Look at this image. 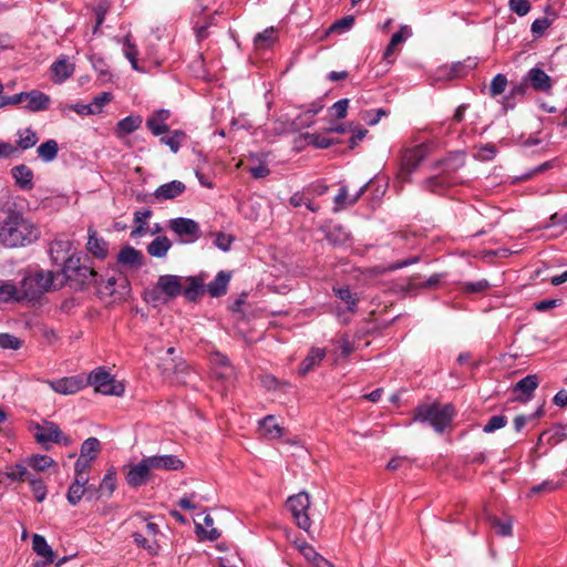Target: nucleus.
<instances>
[{"mask_svg":"<svg viewBox=\"0 0 567 567\" xmlns=\"http://www.w3.org/2000/svg\"><path fill=\"white\" fill-rule=\"evenodd\" d=\"M32 548L39 556L43 557L47 563H53L54 553L43 536L39 534L33 535Z\"/></svg>","mask_w":567,"mask_h":567,"instance_id":"nucleus-34","label":"nucleus"},{"mask_svg":"<svg viewBox=\"0 0 567 567\" xmlns=\"http://www.w3.org/2000/svg\"><path fill=\"white\" fill-rule=\"evenodd\" d=\"M432 152L431 144H420L404 151L401 157V166L398 178L403 183L410 182V175L417 168L420 163Z\"/></svg>","mask_w":567,"mask_h":567,"instance_id":"nucleus-6","label":"nucleus"},{"mask_svg":"<svg viewBox=\"0 0 567 567\" xmlns=\"http://www.w3.org/2000/svg\"><path fill=\"white\" fill-rule=\"evenodd\" d=\"M287 507L290 511L296 524L299 528L309 532L311 519L308 511L310 508V496L306 492H300L287 499Z\"/></svg>","mask_w":567,"mask_h":567,"instance_id":"nucleus-8","label":"nucleus"},{"mask_svg":"<svg viewBox=\"0 0 567 567\" xmlns=\"http://www.w3.org/2000/svg\"><path fill=\"white\" fill-rule=\"evenodd\" d=\"M506 85H507L506 76L503 74H497L492 80V83L489 86L491 94L493 96H497V95L502 94L505 91Z\"/></svg>","mask_w":567,"mask_h":567,"instance_id":"nucleus-60","label":"nucleus"},{"mask_svg":"<svg viewBox=\"0 0 567 567\" xmlns=\"http://www.w3.org/2000/svg\"><path fill=\"white\" fill-rule=\"evenodd\" d=\"M132 537L134 539V543L138 547L145 549L148 554H151L153 556L158 554L159 546H158L156 539H152L151 537H148L140 532L133 533Z\"/></svg>","mask_w":567,"mask_h":567,"instance_id":"nucleus-37","label":"nucleus"},{"mask_svg":"<svg viewBox=\"0 0 567 567\" xmlns=\"http://www.w3.org/2000/svg\"><path fill=\"white\" fill-rule=\"evenodd\" d=\"M152 216L151 209L137 210L134 214V223L136 227L132 230L131 236H142L147 230V219Z\"/></svg>","mask_w":567,"mask_h":567,"instance_id":"nucleus-38","label":"nucleus"},{"mask_svg":"<svg viewBox=\"0 0 567 567\" xmlns=\"http://www.w3.org/2000/svg\"><path fill=\"white\" fill-rule=\"evenodd\" d=\"M157 292L164 293L168 299L176 298L181 293L189 301H195L205 292L204 278L199 277H179L175 275H163L158 277L155 289L153 290V299L159 300Z\"/></svg>","mask_w":567,"mask_h":567,"instance_id":"nucleus-2","label":"nucleus"},{"mask_svg":"<svg viewBox=\"0 0 567 567\" xmlns=\"http://www.w3.org/2000/svg\"><path fill=\"white\" fill-rule=\"evenodd\" d=\"M24 299L21 293V287L18 289L12 284H3L0 286V301L1 302H8L11 300L20 301Z\"/></svg>","mask_w":567,"mask_h":567,"instance_id":"nucleus-43","label":"nucleus"},{"mask_svg":"<svg viewBox=\"0 0 567 567\" xmlns=\"http://www.w3.org/2000/svg\"><path fill=\"white\" fill-rule=\"evenodd\" d=\"M124 54L130 60L133 69L140 70L137 65L138 51L136 47L131 42L130 35H126L124 40Z\"/></svg>","mask_w":567,"mask_h":567,"instance_id":"nucleus-58","label":"nucleus"},{"mask_svg":"<svg viewBox=\"0 0 567 567\" xmlns=\"http://www.w3.org/2000/svg\"><path fill=\"white\" fill-rule=\"evenodd\" d=\"M38 142V136L31 128H25L19 132L18 146L21 150H28L33 147Z\"/></svg>","mask_w":567,"mask_h":567,"instance_id":"nucleus-50","label":"nucleus"},{"mask_svg":"<svg viewBox=\"0 0 567 567\" xmlns=\"http://www.w3.org/2000/svg\"><path fill=\"white\" fill-rule=\"evenodd\" d=\"M115 284H116V279L114 277L103 279L102 276H99L97 284H93V285L97 287V290L100 293L112 296L114 293Z\"/></svg>","mask_w":567,"mask_h":567,"instance_id":"nucleus-57","label":"nucleus"},{"mask_svg":"<svg viewBox=\"0 0 567 567\" xmlns=\"http://www.w3.org/2000/svg\"><path fill=\"white\" fill-rule=\"evenodd\" d=\"M32 475L23 464H13L7 466L6 471L0 473V482L8 478L10 482H23L29 481Z\"/></svg>","mask_w":567,"mask_h":567,"instance_id":"nucleus-24","label":"nucleus"},{"mask_svg":"<svg viewBox=\"0 0 567 567\" xmlns=\"http://www.w3.org/2000/svg\"><path fill=\"white\" fill-rule=\"evenodd\" d=\"M423 185L424 188L427 189L429 192L437 193L444 189L445 187L451 186L452 182L449 181V177L441 173L440 175L426 178Z\"/></svg>","mask_w":567,"mask_h":567,"instance_id":"nucleus-39","label":"nucleus"},{"mask_svg":"<svg viewBox=\"0 0 567 567\" xmlns=\"http://www.w3.org/2000/svg\"><path fill=\"white\" fill-rule=\"evenodd\" d=\"M289 203L293 207H300L305 205L309 210L317 213L320 207L318 205H313L312 200L307 197L303 193L297 192L295 193L290 199Z\"/></svg>","mask_w":567,"mask_h":567,"instance_id":"nucleus-52","label":"nucleus"},{"mask_svg":"<svg viewBox=\"0 0 567 567\" xmlns=\"http://www.w3.org/2000/svg\"><path fill=\"white\" fill-rule=\"evenodd\" d=\"M261 383L264 388H266L269 391H282L285 392L287 388L290 386V384L286 381H280L276 377L271 374H266L261 377Z\"/></svg>","mask_w":567,"mask_h":567,"instance_id":"nucleus-51","label":"nucleus"},{"mask_svg":"<svg viewBox=\"0 0 567 567\" xmlns=\"http://www.w3.org/2000/svg\"><path fill=\"white\" fill-rule=\"evenodd\" d=\"M367 187H368V184L363 185L357 194H354L353 196H350L349 195V192H348V188L346 186H342L340 189H339V194L334 197V204H336V207H334V212L338 213L349 206H352L354 205L359 198L364 194V192L367 190Z\"/></svg>","mask_w":567,"mask_h":567,"instance_id":"nucleus-21","label":"nucleus"},{"mask_svg":"<svg viewBox=\"0 0 567 567\" xmlns=\"http://www.w3.org/2000/svg\"><path fill=\"white\" fill-rule=\"evenodd\" d=\"M509 9L523 17L529 12L530 3L527 0H509Z\"/></svg>","mask_w":567,"mask_h":567,"instance_id":"nucleus-62","label":"nucleus"},{"mask_svg":"<svg viewBox=\"0 0 567 567\" xmlns=\"http://www.w3.org/2000/svg\"><path fill=\"white\" fill-rule=\"evenodd\" d=\"M28 482L30 484V487L34 495V498L39 503L43 502L45 499L47 493H48L44 482L42 480L35 478L33 476H31Z\"/></svg>","mask_w":567,"mask_h":567,"instance_id":"nucleus-53","label":"nucleus"},{"mask_svg":"<svg viewBox=\"0 0 567 567\" xmlns=\"http://www.w3.org/2000/svg\"><path fill=\"white\" fill-rule=\"evenodd\" d=\"M186 189V186L181 181H172L163 184L154 192V197L158 200L174 199L182 195Z\"/></svg>","mask_w":567,"mask_h":567,"instance_id":"nucleus-19","label":"nucleus"},{"mask_svg":"<svg viewBox=\"0 0 567 567\" xmlns=\"http://www.w3.org/2000/svg\"><path fill=\"white\" fill-rule=\"evenodd\" d=\"M23 102H27L25 109L30 112L45 111L50 106V96L41 91L32 90L23 92Z\"/></svg>","mask_w":567,"mask_h":567,"instance_id":"nucleus-17","label":"nucleus"},{"mask_svg":"<svg viewBox=\"0 0 567 567\" xmlns=\"http://www.w3.org/2000/svg\"><path fill=\"white\" fill-rule=\"evenodd\" d=\"M25 464L34 471L43 472L49 467L55 465L54 460L48 455H31L24 460Z\"/></svg>","mask_w":567,"mask_h":567,"instance_id":"nucleus-36","label":"nucleus"},{"mask_svg":"<svg viewBox=\"0 0 567 567\" xmlns=\"http://www.w3.org/2000/svg\"><path fill=\"white\" fill-rule=\"evenodd\" d=\"M221 11L216 10L213 14L199 18L196 20L194 24V31L198 39V41H203L206 38H208L209 32L208 29L212 25H216V16L219 14Z\"/></svg>","mask_w":567,"mask_h":567,"instance_id":"nucleus-30","label":"nucleus"},{"mask_svg":"<svg viewBox=\"0 0 567 567\" xmlns=\"http://www.w3.org/2000/svg\"><path fill=\"white\" fill-rule=\"evenodd\" d=\"M411 35V29L408 25H402L400 31L395 32L384 51V59H389L394 54L396 47L404 42Z\"/></svg>","mask_w":567,"mask_h":567,"instance_id":"nucleus-35","label":"nucleus"},{"mask_svg":"<svg viewBox=\"0 0 567 567\" xmlns=\"http://www.w3.org/2000/svg\"><path fill=\"white\" fill-rule=\"evenodd\" d=\"M63 284L66 280L76 281L80 285L97 284L99 274L90 265L81 264L79 257H69L60 272Z\"/></svg>","mask_w":567,"mask_h":567,"instance_id":"nucleus-5","label":"nucleus"},{"mask_svg":"<svg viewBox=\"0 0 567 567\" xmlns=\"http://www.w3.org/2000/svg\"><path fill=\"white\" fill-rule=\"evenodd\" d=\"M489 288V282L485 279L476 282H467L464 285V290L470 293L483 292Z\"/></svg>","mask_w":567,"mask_h":567,"instance_id":"nucleus-64","label":"nucleus"},{"mask_svg":"<svg viewBox=\"0 0 567 567\" xmlns=\"http://www.w3.org/2000/svg\"><path fill=\"white\" fill-rule=\"evenodd\" d=\"M539 382L536 374H528L519 380L515 385V391L526 394L527 398L537 389Z\"/></svg>","mask_w":567,"mask_h":567,"instance_id":"nucleus-42","label":"nucleus"},{"mask_svg":"<svg viewBox=\"0 0 567 567\" xmlns=\"http://www.w3.org/2000/svg\"><path fill=\"white\" fill-rule=\"evenodd\" d=\"M209 360L214 378L229 383L235 379V370L227 357L219 352H214L210 354Z\"/></svg>","mask_w":567,"mask_h":567,"instance_id":"nucleus-11","label":"nucleus"},{"mask_svg":"<svg viewBox=\"0 0 567 567\" xmlns=\"http://www.w3.org/2000/svg\"><path fill=\"white\" fill-rule=\"evenodd\" d=\"M11 175L16 184L24 190L33 188V172L24 164L12 167Z\"/></svg>","mask_w":567,"mask_h":567,"instance_id":"nucleus-22","label":"nucleus"},{"mask_svg":"<svg viewBox=\"0 0 567 567\" xmlns=\"http://www.w3.org/2000/svg\"><path fill=\"white\" fill-rule=\"evenodd\" d=\"M334 293L348 305V309L350 311H355V307L358 305V297L355 293H352L348 287L333 288Z\"/></svg>","mask_w":567,"mask_h":567,"instance_id":"nucleus-48","label":"nucleus"},{"mask_svg":"<svg viewBox=\"0 0 567 567\" xmlns=\"http://www.w3.org/2000/svg\"><path fill=\"white\" fill-rule=\"evenodd\" d=\"M51 70L54 75V81L61 83L73 74L75 66L73 63H70L66 58H61L52 64Z\"/></svg>","mask_w":567,"mask_h":567,"instance_id":"nucleus-27","label":"nucleus"},{"mask_svg":"<svg viewBox=\"0 0 567 567\" xmlns=\"http://www.w3.org/2000/svg\"><path fill=\"white\" fill-rule=\"evenodd\" d=\"M73 249L72 240L65 238L64 236L56 237L50 245V255L52 260L55 264L63 262L65 265V260L69 257H73L71 251Z\"/></svg>","mask_w":567,"mask_h":567,"instance_id":"nucleus-13","label":"nucleus"},{"mask_svg":"<svg viewBox=\"0 0 567 567\" xmlns=\"http://www.w3.org/2000/svg\"><path fill=\"white\" fill-rule=\"evenodd\" d=\"M543 414H544V408L539 406L534 413L515 415L513 423H514V425H517V426L525 425L526 423L535 422Z\"/></svg>","mask_w":567,"mask_h":567,"instance_id":"nucleus-56","label":"nucleus"},{"mask_svg":"<svg viewBox=\"0 0 567 567\" xmlns=\"http://www.w3.org/2000/svg\"><path fill=\"white\" fill-rule=\"evenodd\" d=\"M85 495H86L87 501H91L94 498L92 485H90L89 487H84L82 485L72 483L69 486V489L66 493V499H68L69 504H71L72 506H75L81 502L82 497Z\"/></svg>","mask_w":567,"mask_h":567,"instance_id":"nucleus-25","label":"nucleus"},{"mask_svg":"<svg viewBox=\"0 0 567 567\" xmlns=\"http://www.w3.org/2000/svg\"><path fill=\"white\" fill-rule=\"evenodd\" d=\"M527 80L536 91L548 92L551 89V80L542 69H530L527 74Z\"/></svg>","mask_w":567,"mask_h":567,"instance_id":"nucleus-23","label":"nucleus"},{"mask_svg":"<svg viewBox=\"0 0 567 567\" xmlns=\"http://www.w3.org/2000/svg\"><path fill=\"white\" fill-rule=\"evenodd\" d=\"M50 386L56 393L69 395L82 390L85 386V382L80 377H70L51 381Z\"/></svg>","mask_w":567,"mask_h":567,"instance_id":"nucleus-15","label":"nucleus"},{"mask_svg":"<svg viewBox=\"0 0 567 567\" xmlns=\"http://www.w3.org/2000/svg\"><path fill=\"white\" fill-rule=\"evenodd\" d=\"M230 274L225 271H219L216 278L209 282L206 287L207 292L212 297H220L227 292V287L230 280Z\"/></svg>","mask_w":567,"mask_h":567,"instance_id":"nucleus-26","label":"nucleus"},{"mask_svg":"<svg viewBox=\"0 0 567 567\" xmlns=\"http://www.w3.org/2000/svg\"><path fill=\"white\" fill-rule=\"evenodd\" d=\"M86 384L94 388V391L104 395L120 396L124 393V385L117 382L104 368H97L92 371Z\"/></svg>","mask_w":567,"mask_h":567,"instance_id":"nucleus-7","label":"nucleus"},{"mask_svg":"<svg viewBox=\"0 0 567 567\" xmlns=\"http://www.w3.org/2000/svg\"><path fill=\"white\" fill-rule=\"evenodd\" d=\"M100 451V442L95 437L86 439L81 446V457H87L94 461Z\"/></svg>","mask_w":567,"mask_h":567,"instance_id":"nucleus-47","label":"nucleus"},{"mask_svg":"<svg viewBox=\"0 0 567 567\" xmlns=\"http://www.w3.org/2000/svg\"><path fill=\"white\" fill-rule=\"evenodd\" d=\"M117 262L125 267L137 269L143 266L144 257L140 250L132 246H126L118 252Z\"/></svg>","mask_w":567,"mask_h":567,"instance_id":"nucleus-18","label":"nucleus"},{"mask_svg":"<svg viewBox=\"0 0 567 567\" xmlns=\"http://www.w3.org/2000/svg\"><path fill=\"white\" fill-rule=\"evenodd\" d=\"M58 151L59 146L54 140H49L42 143L37 150L39 156L45 162L53 161L58 155Z\"/></svg>","mask_w":567,"mask_h":567,"instance_id":"nucleus-44","label":"nucleus"},{"mask_svg":"<svg viewBox=\"0 0 567 567\" xmlns=\"http://www.w3.org/2000/svg\"><path fill=\"white\" fill-rule=\"evenodd\" d=\"M564 430L565 427H547L539 434L538 444L553 446L564 441L566 437Z\"/></svg>","mask_w":567,"mask_h":567,"instance_id":"nucleus-31","label":"nucleus"},{"mask_svg":"<svg viewBox=\"0 0 567 567\" xmlns=\"http://www.w3.org/2000/svg\"><path fill=\"white\" fill-rule=\"evenodd\" d=\"M488 523L496 534L499 536H511L513 523L511 519L502 520L496 516H488Z\"/></svg>","mask_w":567,"mask_h":567,"instance_id":"nucleus-46","label":"nucleus"},{"mask_svg":"<svg viewBox=\"0 0 567 567\" xmlns=\"http://www.w3.org/2000/svg\"><path fill=\"white\" fill-rule=\"evenodd\" d=\"M172 243L166 236H157L147 246V252L152 257L163 258L171 249Z\"/></svg>","mask_w":567,"mask_h":567,"instance_id":"nucleus-32","label":"nucleus"},{"mask_svg":"<svg viewBox=\"0 0 567 567\" xmlns=\"http://www.w3.org/2000/svg\"><path fill=\"white\" fill-rule=\"evenodd\" d=\"M455 414V408L450 403H424L415 409L414 421L431 425H447L453 422Z\"/></svg>","mask_w":567,"mask_h":567,"instance_id":"nucleus-4","label":"nucleus"},{"mask_svg":"<svg viewBox=\"0 0 567 567\" xmlns=\"http://www.w3.org/2000/svg\"><path fill=\"white\" fill-rule=\"evenodd\" d=\"M113 99V95L110 92H102L101 94L96 95L92 103L84 105L86 109V114H96L102 111V107L111 102Z\"/></svg>","mask_w":567,"mask_h":567,"instance_id":"nucleus-45","label":"nucleus"},{"mask_svg":"<svg viewBox=\"0 0 567 567\" xmlns=\"http://www.w3.org/2000/svg\"><path fill=\"white\" fill-rule=\"evenodd\" d=\"M465 164V153L464 152H454L449 154L446 157H444L441 161H437L433 167L439 168L442 167V174H444L446 177L450 176V174L457 172L461 167H463Z\"/></svg>","mask_w":567,"mask_h":567,"instance_id":"nucleus-16","label":"nucleus"},{"mask_svg":"<svg viewBox=\"0 0 567 567\" xmlns=\"http://www.w3.org/2000/svg\"><path fill=\"white\" fill-rule=\"evenodd\" d=\"M354 24V17L353 16H346L336 22H333L329 29L327 30V34L331 32H343L346 30H349Z\"/></svg>","mask_w":567,"mask_h":567,"instance_id":"nucleus-55","label":"nucleus"},{"mask_svg":"<svg viewBox=\"0 0 567 567\" xmlns=\"http://www.w3.org/2000/svg\"><path fill=\"white\" fill-rule=\"evenodd\" d=\"M115 489V476L113 473H107L97 489L93 488L94 497L97 493L111 496Z\"/></svg>","mask_w":567,"mask_h":567,"instance_id":"nucleus-54","label":"nucleus"},{"mask_svg":"<svg viewBox=\"0 0 567 567\" xmlns=\"http://www.w3.org/2000/svg\"><path fill=\"white\" fill-rule=\"evenodd\" d=\"M169 115L168 110H157L146 120V126L155 136L167 133L169 127L165 124V121L168 120Z\"/></svg>","mask_w":567,"mask_h":567,"instance_id":"nucleus-20","label":"nucleus"},{"mask_svg":"<svg viewBox=\"0 0 567 567\" xmlns=\"http://www.w3.org/2000/svg\"><path fill=\"white\" fill-rule=\"evenodd\" d=\"M326 351L321 348H313L306 357V359L301 362L299 368V373L301 375L307 374L310 370H312L317 364L321 362L324 358Z\"/></svg>","mask_w":567,"mask_h":567,"instance_id":"nucleus-33","label":"nucleus"},{"mask_svg":"<svg viewBox=\"0 0 567 567\" xmlns=\"http://www.w3.org/2000/svg\"><path fill=\"white\" fill-rule=\"evenodd\" d=\"M204 525L205 527L199 524L196 525L198 535H203L208 540H216L220 537V533L213 526L214 519L210 515L204 517Z\"/></svg>","mask_w":567,"mask_h":567,"instance_id":"nucleus-40","label":"nucleus"},{"mask_svg":"<svg viewBox=\"0 0 567 567\" xmlns=\"http://www.w3.org/2000/svg\"><path fill=\"white\" fill-rule=\"evenodd\" d=\"M152 467L147 457L128 467L126 473V482L132 487H138L146 484L152 477Z\"/></svg>","mask_w":567,"mask_h":567,"instance_id":"nucleus-10","label":"nucleus"},{"mask_svg":"<svg viewBox=\"0 0 567 567\" xmlns=\"http://www.w3.org/2000/svg\"><path fill=\"white\" fill-rule=\"evenodd\" d=\"M168 228L181 239L184 244L195 243L202 235L199 225L189 218L177 217L168 223Z\"/></svg>","mask_w":567,"mask_h":567,"instance_id":"nucleus-9","label":"nucleus"},{"mask_svg":"<svg viewBox=\"0 0 567 567\" xmlns=\"http://www.w3.org/2000/svg\"><path fill=\"white\" fill-rule=\"evenodd\" d=\"M183 138H185V133L182 131H175L172 136L162 137L161 142L167 145L172 152L177 153Z\"/></svg>","mask_w":567,"mask_h":567,"instance_id":"nucleus-59","label":"nucleus"},{"mask_svg":"<svg viewBox=\"0 0 567 567\" xmlns=\"http://www.w3.org/2000/svg\"><path fill=\"white\" fill-rule=\"evenodd\" d=\"M87 250L97 258H105L107 255V243L99 238L95 230L89 228Z\"/></svg>","mask_w":567,"mask_h":567,"instance_id":"nucleus-28","label":"nucleus"},{"mask_svg":"<svg viewBox=\"0 0 567 567\" xmlns=\"http://www.w3.org/2000/svg\"><path fill=\"white\" fill-rule=\"evenodd\" d=\"M297 548L303 555V557L312 563L316 567H332V565L326 558L318 554L315 548L306 542L297 544Z\"/></svg>","mask_w":567,"mask_h":567,"instance_id":"nucleus-29","label":"nucleus"},{"mask_svg":"<svg viewBox=\"0 0 567 567\" xmlns=\"http://www.w3.org/2000/svg\"><path fill=\"white\" fill-rule=\"evenodd\" d=\"M147 460L153 472L179 471L184 467L183 461L172 454L148 456Z\"/></svg>","mask_w":567,"mask_h":567,"instance_id":"nucleus-14","label":"nucleus"},{"mask_svg":"<svg viewBox=\"0 0 567 567\" xmlns=\"http://www.w3.org/2000/svg\"><path fill=\"white\" fill-rule=\"evenodd\" d=\"M22 341L9 333H0V348L17 350L21 347Z\"/></svg>","mask_w":567,"mask_h":567,"instance_id":"nucleus-61","label":"nucleus"},{"mask_svg":"<svg viewBox=\"0 0 567 567\" xmlns=\"http://www.w3.org/2000/svg\"><path fill=\"white\" fill-rule=\"evenodd\" d=\"M60 272L52 270H35L28 272L21 280V293L27 300H37L51 289L63 287Z\"/></svg>","mask_w":567,"mask_h":567,"instance_id":"nucleus-3","label":"nucleus"},{"mask_svg":"<svg viewBox=\"0 0 567 567\" xmlns=\"http://www.w3.org/2000/svg\"><path fill=\"white\" fill-rule=\"evenodd\" d=\"M142 123L140 116H127L117 123V131L121 134H130L137 130Z\"/></svg>","mask_w":567,"mask_h":567,"instance_id":"nucleus-49","label":"nucleus"},{"mask_svg":"<svg viewBox=\"0 0 567 567\" xmlns=\"http://www.w3.org/2000/svg\"><path fill=\"white\" fill-rule=\"evenodd\" d=\"M35 441L44 449L50 450L53 443L68 445L70 440L63 434L60 427H37Z\"/></svg>","mask_w":567,"mask_h":567,"instance_id":"nucleus-12","label":"nucleus"},{"mask_svg":"<svg viewBox=\"0 0 567 567\" xmlns=\"http://www.w3.org/2000/svg\"><path fill=\"white\" fill-rule=\"evenodd\" d=\"M37 224L25 217L14 203L0 207V244L8 248L25 247L40 238Z\"/></svg>","mask_w":567,"mask_h":567,"instance_id":"nucleus-1","label":"nucleus"},{"mask_svg":"<svg viewBox=\"0 0 567 567\" xmlns=\"http://www.w3.org/2000/svg\"><path fill=\"white\" fill-rule=\"evenodd\" d=\"M277 41L275 28H268L255 37L254 43L257 49H268Z\"/></svg>","mask_w":567,"mask_h":567,"instance_id":"nucleus-41","label":"nucleus"},{"mask_svg":"<svg viewBox=\"0 0 567 567\" xmlns=\"http://www.w3.org/2000/svg\"><path fill=\"white\" fill-rule=\"evenodd\" d=\"M259 435L266 440L279 439L284 435V427H258Z\"/></svg>","mask_w":567,"mask_h":567,"instance_id":"nucleus-63","label":"nucleus"}]
</instances>
